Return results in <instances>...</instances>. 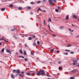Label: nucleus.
Returning a JSON list of instances; mask_svg holds the SVG:
<instances>
[{
  "label": "nucleus",
  "instance_id": "1",
  "mask_svg": "<svg viewBox=\"0 0 79 79\" xmlns=\"http://www.w3.org/2000/svg\"><path fill=\"white\" fill-rule=\"evenodd\" d=\"M73 65H77V61L76 60H73Z\"/></svg>",
  "mask_w": 79,
  "mask_h": 79
},
{
  "label": "nucleus",
  "instance_id": "2",
  "mask_svg": "<svg viewBox=\"0 0 79 79\" xmlns=\"http://www.w3.org/2000/svg\"><path fill=\"white\" fill-rule=\"evenodd\" d=\"M40 72L41 73V74L42 75H44L45 74V73L44 72V71L42 70H40Z\"/></svg>",
  "mask_w": 79,
  "mask_h": 79
},
{
  "label": "nucleus",
  "instance_id": "3",
  "mask_svg": "<svg viewBox=\"0 0 79 79\" xmlns=\"http://www.w3.org/2000/svg\"><path fill=\"white\" fill-rule=\"evenodd\" d=\"M6 51L7 53H9L10 54H11V52H10V49L6 50Z\"/></svg>",
  "mask_w": 79,
  "mask_h": 79
},
{
  "label": "nucleus",
  "instance_id": "4",
  "mask_svg": "<svg viewBox=\"0 0 79 79\" xmlns=\"http://www.w3.org/2000/svg\"><path fill=\"white\" fill-rule=\"evenodd\" d=\"M26 75L27 76H31V73L30 72H27L26 73Z\"/></svg>",
  "mask_w": 79,
  "mask_h": 79
},
{
  "label": "nucleus",
  "instance_id": "5",
  "mask_svg": "<svg viewBox=\"0 0 79 79\" xmlns=\"http://www.w3.org/2000/svg\"><path fill=\"white\" fill-rule=\"evenodd\" d=\"M41 74V72H40V70L37 73V75L38 76H40Z\"/></svg>",
  "mask_w": 79,
  "mask_h": 79
},
{
  "label": "nucleus",
  "instance_id": "6",
  "mask_svg": "<svg viewBox=\"0 0 79 79\" xmlns=\"http://www.w3.org/2000/svg\"><path fill=\"white\" fill-rule=\"evenodd\" d=\"M48 27L49 28V30H50V31H51V32H53V31L50 29V25H48Z\"/></svg>",
  "mask_w": 79,
  "mask_h": 79
},
{
  "label": "nucleus",
  "instance_id": "7",
  "mask_svg": "<svg viewBox=\"0 0 79 79\" xmlns=\"http://www.w3.org/2000/svg\"><path fill=\"white\" fill-rule=\"evenodd\" d=\"M11 77L12 79H15V77H14V75L12 74L11 75Z\"/></svg>",
  "mask_w": 79,
  "mask_h": 79
},
{
  "label": "nucleus",
  "instance_id": "8",
  "mask_svg": "<svg viewBox=\"0 0 79 79\" xmlns=\"http://www.w3.org/2000/svg\"><path fill=\"white\" fill-rule=\"evenodd\" d=\"M16 73L18 74H19V73H20V71L19 70H17L16 71Z\"/></svg>",
  "mask_w": 79,
  "mask_h": 79
},
{
  "label": "nucleus",
  "instance_id": "9",
  "mask_svg": "<svg viewBox=\"0 0 79 79\" xmlns=\"http://www.w3.org/2000/svg\"><path fill=\"white\" fill-rule=\"evenodd\" d=\"M1 40H3L4 41V42H7V41H6L5 39L4 38H1Z\"/></svg>",
  "mask_w": 79,
  "mask_h": 79
},
{
  "label": "nucleus",
  "instance_id": "10",
  "mask_svg": "<svg viewBox=\"0 0 79 79\" xmlns=\"http://www.w3.org/2000/svg\"><path fill=\"white\" fill-rule=\"evenodd\" d=\"M72 73H76L77 70L76 69H74L73 71H72Z\"/></svg>",
  "mask_w": 79,
  "mask_h": 79
},
{
  "label": "nucleus",
  "instance_id": "11",
  "mask_svg": "<svg viewBox=\"0 0 79 79\" xmlns=\"http://www.w3.org/2000/svg\"><path fill=\"white\" fill-rule=\"evenodd\" d=\"M67 47H71V44H69L67 46Z\"/></svg>",
  "mask_w": 79,
  "mask_h": 79
},
{
  "label": "nucleus",
  "instance_id": "12",
  "mask_svg": "<svg viewBox=\"0 0 79 79\" xmlns=\"http://www.w3.org/2000/svg\"><path fill=\"white\" fill-rule=\"evenodd\" d=\"M5 10V8H2L1 9V11H4Z\"/></svg>",
  "mask_w": 79,
  "mask_h": 79
},
{
  "label": "nucleus",
  "instance_id": "13",
  "mask_svg": "<svg viewBox=\"0 0 79 79\" xmlns=\"http://www.w3.org/2000/svg\"><path fill=\"white\" fill-rule=\"evenodd\" d=\"M69 18V16L67 15V16H66V20H68Z\"/></svg>",
  "mask_w": 79,
  "mask_h": 79
},
{
  "label": "nucleus",
  "instance_id": "14",
  "mask_svg": "<svg viewBox=\"0 0 79 79\" xmlns=\"http://www.w3.org/2000/svg\"><path fill=\"white\" fill-rule=\"evenodd\" d=\"M44 26H45L46 25V23L45 22V19H44Z\"/></svg>",
  "mask_w": 79,
  "mask_h": 79
},
{
  "label": "nucleus",
  "instance_id": "15",
  "mask_svg": "<svg viewBox=\"0 0 79 79\" xmlns=\"http://www.w3.org/2000/svg\"><path fill=\"white\" fill-rule=\"evenodd\" d=\"M9 7H10V8H11V7H13V5H12V4H11V5H9Z\"/></svg>",
  "mask_w": 79,
  "mask_h": 79
},
{
  "label": "nucleus",
  "instance_id": "16",
  "mask_svg": "<svg viewBox=\"0 0 79 79\" xmlns=\"http://www.w3.org/2000/svg\"><path fill=\"white\" fill-rule=\"evenodd\" d=\"M35 75V73H31V76H34Z\"/></svg>",
  "mask_w": 79,
  "mask_h": 79
},
{
  "label": "nucleus",
  "instance_id": "17",
  "mask_svg": "<svg viewBox=\"0 0 79 79\" xmlns=\"http://www.w3.org/2000/svg\"><path fill=\"white\" fill-rule=\"evenodd\" d=\"M12 71H13V73H14L16 72V70H13Z\"/></svg>",
  "mask_w": 79,
  "mask_h": 79
},
{
  "label": "nucleus",
  "instance_id": "18",
  "mask_svg": "<svg viewBox=\"0 0 79 79\" xmlns=\"http://www.w3.org/2000/svg\"><path fill=\"white\" fill-rule=\"evenodd\" d=\"M19 76H21V77H23V75H22L21 74H19Z\"/></svg>",
  "mask_w": 79,
  "mask_h": 79
},
{
  "label": "nucleus",
  "instance_id": "19",
  "mask_svg": "<svg viewBox=\"0 0 79 79\" xmlns=\"http://www.w3.org/2000/svg\"><path fill=\"white\" fill-rule=\"evenodd\" d=\"M63 28H64V27H60V29H63Z\"/></svg>",
  "mask_w": 79,
  "mask_h": 79
},
{
  "label": "nucleus",
  "instance_id": "20",
  "mask_svg": "<svg viewBox=\"0 0 79 79\" xmlns=\"http://www.w3.org/2000/svg\"><path fill=\"white\" fill-rule=\"evenodd\" d=\"M73 17L74 18H75V19H77V17H76V16L74 15L73 16Z\"/></svg>",
  "mask_w": 79,
  "mask_h": 79
},
{
  "label": "nucleus",
  "instance_id": "21",
  "mask_svg": "<svg viewBox=\"0 0 79 79\" xmlns=\"http://www.w3.org/2000/svg\"><path fill=\"white\" fill-rule=\"evenodd\" d=\"M20 53L21 54H23V52H22V49H20Z\"/></svg>",
  "mask_w": 79,
  "mask_h": 79
},
{
  "label": "nucleus",
  "instance_id": "22",
  "mask_svg": "<svg viewBox=\"0 0 79 79\" xmlns=\"http://www.w3.org/2000/svg\"><path fill=\"white\" fill-rule=\"evenodd\" d=\"M31 55H34V52H32V51L31 52Z\"/></svg>",
  "mask_w": 79,
  "mask_h": 79
},
{
  "label": "nucleus",
  "instance_id": "23",
  "mask_svg": "<svg viewBox=\"0 0 79 79\" xmlns=\"http://www.w3.org/2000/svg\"><path fill=\"white\" fill-rule=\"evenodd\" d=\"M16 30V28H14L13 29H11V31H15Z\"/></svg>",
  "mask_w": 79,
  "mask_h": 79
},
{
  "label": "nucleus",
  "instance_id": "24",
  "mask_svg": "<svg viewBox=\"0 0 79 79\" xmlns=\"http://www.w3.org/2000/svg\"><path fill=\"white\" fill-rule=\"evenodd\" d=\"M70 79H74V77H70Z\"/></svg>",
  "mask_w": 79,
  "mask_h": 79
},
{
  "label": "nucleus",
  "instance_id": "25",
  "mask_svg": "<svg viewBox=\"0 0 79 79\" xmlns=\"http://www.w3.org/2000/svg\"><path fill=\"white\" fill-rule=\"evenodd\" d=\"M5 50V49L4 48H3L1 50L2 52H4V50Z\"/></svg>",
  "mask_w": 79,
  "mask_h": 79
},
{
  "label": "nucleus",
  "instance_id": "26",
  "mask_svg": "<svg viewBox=\"0 0 79 79\" xmlns=\"http://www.w3.org/2000/svg\"><path fill=\"white\" fill-rule=\"evenodd\" d=\"M31 9V7H28L27 8V9L28 10H30V9Z\"/></svg>",
  "mask_w": 79,
  "mask_h": 79
},
{
  "label": "nucleus",
  "instance_id": "27",
  "mask_svg": "<svg viewBox=\"0 0 79 79\" xmlns=\"http://www.w3.org/2000/svg\"><path fill=\"white\" fill-rule=\"evenodd\" d=\"M40 2H41V1H39L37 2V3H38V4H39V3H40Z\"/></svg>",
  "mask_w": 79,
  "mask_h": 79
},
{
  "label": "nucleus",
  "instance_id": "28",
  "mask_svg": "<svg viewBox=\"0 0 79 79\" xmlns=\"http://www.w3.org/2000/svg\"><path fill=\"white\" fill-rule=\"evenodd\" d=\"M23 54H24V55H26V51L24 52H23Z\"/></svg>",
  "mask_w": 79,
  "mask_h": 79
},
{
  "label": "nucleus",
  "instance_id": "29",
  "mask_svg": "<svg viewBox=\"0 0 79 79\" xmlns=\"http://www.w3.org/2000/svg\"><path fill=\"white\" fill-rule=\"evenodd\" d=\"M28 40H32V38L30 37L29 38Z\"/></svg>",
  "mask_w": 79,
  "mask_h": 79
},
{
  "label": "nucleus",
  "instance_id": "30",
  "mask_svg": "<svg viewBox=\"0 0 79 79\" xmlns=\"http://www.w3.org/2000/svg\"><path fill=\"white\" fill-rule=\"evenodd\" d=\"M48 1L49 3L53 2V1H52V0H49Z\"/></svg>",
  "mask_w": 79,
  "mask_h": 79
},
{
  "label": "nucleus",
  "instance_id": "31",
  "mask_svg": "<svg viewBox=\"0 0 79 79\" xmlns=\"http://www.w3.org/2000/svg\"><path fill=\"white\" fill-rule=\"evenodd\" d=\"M22 7H19V10H21V9H22Z\"/></svg>",
  "mask_w": 79,
  "mask_h": 79
},
{
  "label": "nucleus",
  "instance_id": "32",
  "mask_svg": "<svg viewBox=\"0 0 79 79\" xmlns=\"http://www.w3.org/2000/svg\"><path fill=\"white\" fill-rule=\"evenodd\" d=\"M58 9L59 10H61V8L60 7H58Z\"/></svg>",
  "mask_w": 79,
  "mask_h": 79
},
{
  "label": "nucleus",
  "instance_id": "33",
  "mask_svg": "<svg viewBox=\"0 0 79 79\" xmlns=\"http://www.w3.org/2000/svg\"><path fill=\"white\" fill-rule=\"evenodd\" d=\"M48 21H50V22H52V19H51V18H49Z\"/></svg>",
  "mask_w": 79,
  "mask_h": 79
},
{
  "label": "nucleus",
  "instance_id": "34",
  "mask_svg": "<svg viewBox=\"0 0 79 79\" xmlns=\"http://www.w3.org/2000/svg\"><path fill=\"white\" fill-rule=\"evenodd\" d=\"M30 4H31V5H34V2H31L30 3Z\"/></svg>",
  "mask_w": 79,
  "mask_h": 79
},
{
  "label": "nucleus",
  "instance_id": "35",
  "mask_svg": "<svg viewBox=\"0 0 79 79\" xmlns=\"http://www.w3.org/2000/svg\"><path fill=\"white\" fill-rule=\"evenodd\" d=\"M37 44L38 45H39L40 44V42L39 41L37 42Z\"/></svg>",
  "mask_w": 79,
  "mask_h": 79
},
{
  "label": "nucleus",
  "instance_id": "36",
  "mask_svg": "<svg viewBox=\"0 0 79 79\" xmlns=\"http://www.w3.org/2000/svg\"><path fill=\"white\" fill-rule=\"evenodd\" d=\"M54 51V50H53V49H52L51 50V52L53 53Z\"/></svg>",
  "mask_w": 79,
  "mask_h": 79
},
{
  "label": "nucleus",
  "instance_id": "37",
  "mask_svg": "<svg viewBox=\"0 0 79 79\" xmlns=\"http://www.w3.org/2000/svg\"><path fill=\"white\" fill-rule=\"evenodd\" d=\"M33 45L34 46H36V45H37V44H36L34 43L33 44Z\"/></svg>",
  "mask_w": 79,
  "mask_h": 79
},
{
  "label": "nucleus",
  "instance_id": "38",
  "mask_svg": "<svg viewBox=\"0 0 79 79\" xmlns=\"http://www.w3.org/2000/svg\"><path fill=\"white\" fill-rule=\"evenodd\" d=\"M64 55H68V53L67 52H66V53H64Z\"/></svg>",
  "mask_w": 79,
  "mask_h": 79
},
{
  "label": "nucleus",
  "instance_id": "39",
  "mask_svg": "<svg viewBox=\"0 0 79 79\" xmlns=\"http://www.w3.org/2000/svg\"><path fill=\"white\" fill-rule=\"evenodd\" d=\"M70 53L71 54H74V52H73V51H71L70 52Z\"/></svg>",
  "mask_w": 79,
  "mask_h": 79
},
{
  "label": "nucleus",
  "instance_id": "40",
  "mask_svg": "<svg viewBox=\"0 0 79 79\" xmlns=\"http://www.w3.org/2000/svg\"><path fill=\"white\" fill-rule=\"evenodd\" d=\"M24 60L26 61H27V58H25V59H24Z\"/></svg>",
  "mask_w": 79,
  "mask_h": 79
},
{
  "label": "nucleus",
  "instance_id": "41",
  "mask_svg": "<svg viewBox=\"0 0 79 79\" xmlns=\"http://www.w3.org/2000/svg\"><path fill=\"white\" fill-rule=\"evenodd\" d=\"M62 68V67H59V70H60V69H61Z\"/></svg>",
  "mask_w": 79,
  "mask_h": 79
},
{
  "label": "nucleus",
  "instance_id": "42",
  "mask_svg": "<svg viewBox=\"0 0 79 79\" xmlns=\"http://www.w3.org/2000/svg\"><path fill=\"white\" fill-rule=\"evenodd\" d=\"M59 11V10H58L57 9L56 10V12H58Z\"/></svg>",
  "mask_w": 79,
  "mask_h": 79
},
{
  "label": "nucleus",
  "instance_id": "43",
  "mask_svg": "<svg viewBox=\"0 0 79 79\" xmlns=\"http://www.w3.org/2000/svg\"><path fill=\"white\" fill-rule=\"evenodd\" d=\"M54 2H55V3H56V0H53Z\"/></svg>",
  "mask_w": 79,
  "mask_h": 79
},
{
  "label": "nucleus",
  "instance_id": "44",
  "mask_svg": "<svg viewBox=\"0 0 79 79\" xmlns=\"http://www.w3.org/2000/svg\"><path fill=\"white\" fill-rule=\"evenodd\" d=\"M32 37H34V38H35V36L34 35H32Z\"/></svg>",
  "mask_w": 79,
  "mask_h": 79
},
{
  "label": "nucleus",
  "instance_id": "45",
  "mask_svg": "<svg viewBox=\"0 0 79 79\" xmlns=\"http://www.w3.org/2000/svg\"><path fill=\"white\" fill-rule=\"evenodd\" d=\"M58 63L59 64H60L61 63V61H59Z\"/></svg>",
  "mask_w": 79,
  "mask_h": 79
},
{
  "label": "nucleus",
  "instance_id": "46",
  "mask_svg": "<svg viewBox=\"0 0 79 79\" xmlns=\"http://www.w3.org/2000/svg\"><path fill=\"white\" fill-rule=\"evenodd\" d=\"M50 5H53V4L52 3V2H49Z\"/></svg>",
  "mask_w": 79,
  "mask_h": 79
},
{
  "label": "nucleus",
  "instance_id": "47",
  "mask_svg": "<svg viewBox=\"0 0 79 79\" xmlns=\"http://www.w3.org/2000/svg\"><path fill=\"white\" fill-rule=\"evenodd\" d=\"M18 74H16V75H15V77H17V76H18Z\"/></svg>",
  "mask_w": 79,
  "mask_h": 79
},
{
  "label": "nucleus",
  "instance_id": "48",
  "mask_svg": "<svg viewBox=\"0 0 79 79\" xmlns=\"http://www.w3.org/2000/svg\"><path fill=\"white\" fill-rule=\"evenodd\" d=\"M39 24L40 26H42V23H40Z\"/></svg>",
  "mask_w": 79,
  "mask_h": 79
},
{
  "label": "nucleus",
  "instance_id": "49",
  "mask_svg": "<svg viewBox=\"0 0 79 79\" xmlns=\"http://www.w3.org/2000/svg\"><path fill=\"white\" fill-rule=\"evenodd\" d=\"M52 36H53V37H56V35L52 34Z\"/></svg>",
  "mask_w": 79,
  "mask_h": 79
},
{
  "label": "nucleus",
  "instance_id": "50",
  "mask_svg": "<svg viewBox=\"0 0 79 79\" xmlns=\"http://www.w3.org/2000/svg\"><path fill=\"white\" fill-rule=\"evenodd\" d=\"M79 37V35H78L76 37V38H77Z\"/></svg>",
  "mask_w": 79,
  "mask_h": 79
},
{
  "label": "nucleus",
  "instance_id": "51",
  "mask_svg": "<svg viewBox=\"0 0 79 79\" xmlns=\"http://www.w3.org/2000/svg\"><path fill=\"white\" fill-rule=\"evenodd\" d=\"M25 47H27V44H25Z\"/></svg>",
  "mask_w": 79,
  "mask_h": 79
},
{
  "label": "nucleus",
  "instance_id": "52",
  "mask_svg": "<svg viewBox=\"0 0 79 79\" xmlns=\"http://www.w3.org/2000/svg\"><path fill=\"white\" fill-rule=\"evenodd\" d=\"M21 74H24V72L23 71L21 72Z\"/></svg>",
  "mask_w": 79,
  "mask_h": 79
},
{
  "label": "nucleus",
  "instance_id": "53",
  "mask_svg": "<svg viewBox=\"0 0 79 79\" xmlns=\"http://www.w3.org/2000/svg\"><path fill=\"white\" fill-rule=\"evenodd\" d=\"M21 58H24V57L23 56H21Z\"/></svg>",
  "mask_w": 79,
  "mask_h": 79
},
{
  "label": "nucleus",
  "instance_id": "54",
  "mask_svg": "<svg viewBox=\"0 0 79 79\" xmlns=\"http://www.w3.org/2000/svg\"><path fill=\"white\" fill-rule=\"evenodd\" d=\"M39 10H40V11H42V10H41V9H40V8H39Z\"/></svg>",
  "mask_w": 79,
  "mask_h": 79
},
{
  "label": "nucleus",
  "instance_id": "55",
  "mask_svg": "<svg viewBox=\"0 0 79 79\" xmlns=\"http://www.w3.org/2000/svg\"><path fill=\"white\" fill-rule=\"evenodd\" d=\"M69 31H71V29L70 28H69Z\"/></svg>",
  "mask_w": 79,
  "mask_h": 79
},
{
  "label": "nucleus",
  "instance_id": "56",
  "mask_svg": "<svg viewBox=\"0 0 79 79\" xmlns=\"http://www.w3.org/2000/svg\"><path fill=\"white\" fill-rule=\"evenodd\" d=\"M73 27H74V25H73V24H72L71 25Z\"/></svg>",
  "mask_w": 79,
  "mask_h": 79
},
{
  "label": "nucleus",
  "instance_id": "57",
  "mask_svg": "<svg viewBox=\"0 0 79 79\" xmlns=\"http://www.w3.org/2000/svg\"><path fill=\"white\" fill-rule=\"evenodd\" d=\"M57 53H59L60 52V51H56Z\"/></svg>",
  "mask_w": 79,
  "mask_h": 79
},
{
  "label": "nucleus",
  "instance_id": "58",
  "mask_svg": "<svg viewBox=\"0 0 79 79\" xmlns=\"http://www.w3.org/2000/svg\"><path fill=\"white\" fill-rule=\"evenodd\" d=\"M16 55H18V52H17L16 54H15Z\"/></svg>",
  "mask_w": 79,
  "mask_h": 79
},
{
  "label": "nucleus",
  "instance_id": "59",
  "mask_svg": "<svg viewBox=\"0 0 79 79\" xmlns=\"http://www.w3.org/2000/svg\"><path fill=\"white\" fill-rule=\"evenodd\" d=\"M47 0H43V2H46Z\"/></svg>",
  "mask_w": 79,
  "mask_h": 79
},
{
  "label": "nucleus",
  "instance_id": "60",
  "mask_svg": "<svg viewBox=\"0 0 79 79\" xmlns=\"http://www.w3.org/2000/svg\"><path fill=\"white\" fill-rule=\"evenodd\" d=\"M31 15H32V14H33V12H31Z\"/></svg>",
  "mask_w": 79,
  "mask_h": 79
},
{
  "label": "nucleus",
  "instance_id": "61",
  "mask_svg": "<svg viewBox=\"0 0 79 79\" xmlns=\"http://www.w3.org/2000/svg\"><path fill=\"white\" fill-rule=\"evenodd\" d=\"M43 11H44V12H46V11L45 10H43Z\"/></svg>",
  "mask_w": 79,
  "mask_h": 79
},
{
  "label": "nucleus",
  "instance_id": "62",
  "mask_svg": "<svg viewBox=\"0 0 79 79\" xmlns=\"http://www.w3.org/2000/svg\"><path fill=\"white\" fill-rule=\"evenodd\" d=\"M71 32H74V30H71Z\"/></svg>",
  "mask_w": 79,
  "mask_h": 79
},
{
  "label": "nucleus",
  "instance_id": "63",
  "mask_svg": "<svg viewBox=\"0 0 79 79\" xmlns=\"http://www.w3.org/2000/svg\"><path fill=\"white\" fill-rule=\"evenodd\" d=\"M67 51H68V52H70V50H68Z\"/></svg>",
  "mask_w": 79,
  "mask_h": 79
},
{
  "label": "nucleus",
  "instance_id": "64",
  "mask_svg": "<svg viewBox=\"0 0 79 79\" xmlns=\"http://www.w3.org/2000/svg\"><path fill=\"white\" fill-rule=\"evenodd\" d=\"M47 79H51V78H48Z\"/></svg>",
  "mask_w": 79,
  "mask_h": 79
}]
</instances>
